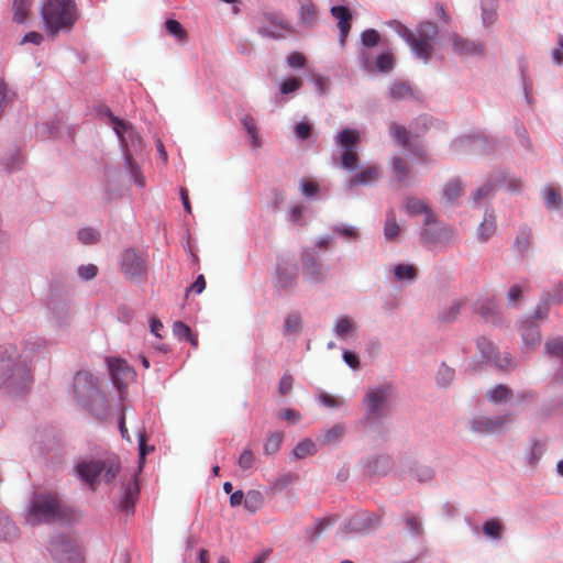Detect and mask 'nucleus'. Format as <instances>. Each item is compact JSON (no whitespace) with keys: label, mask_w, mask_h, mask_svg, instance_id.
<instances>
[{"label":"nucleus","mask_w":563,"mask_h":563,"mask_svg":"<svg viewBox=\"0 0 563 563\" xmlns=\"http://www.w3.org/2000/svg\"><path fill=\"white\" fill-rule=\"evenodd\" d=\"M68 516L67 507L52 492H35L25 510V521L31 526L64 521Z\"/></svg>","instance_id":"obj_1"},{"label":"nucleus","mask_w":563,"mask_h":563,"mask_svg":"<svg viewBox=\"0 0 563 563\" xmlns=\"http://www.w3.org/2000/svg\"><path fill=\"white\" fill-rule=\"evenodd\" d=\"M30 369L25 362L19 360L16 349L11 345L0 346V387L12 393L24 390L31 383Z\"/></svg>","instance_id":"obj_2"},{"label":"nucleus","mask_w":563,"mask_h":563,"mask_svg":"<svg viewBox=\"0 0 563 563\" xmlns=\"http://www.w3.org/2000/svg\"><path fill=\"white\" fill-rule=\"evenodd\" d=\"M41 15L46 32L53 37L60 32H69L79 18L74 0H45L41 8Z\"/></svg>","instance_id":"obj_3"},{"label":"nucleus","mask_w":563,"mask_h":563,"mask_svg":"<svg viewBox=\"0 0 563 563\" xmlns=\"http://www.w3.org/2000/svg\"><path fill=\"white\" fill-rule=\"evenodd\" d=\"M78 476L92 488L96 482H112L120 472L117 456L106 460L82 461L76 466Z\"/></svg>","instance_id":"obj_4"},{"label":"nucleus","mask_w":563,"mask_h":563,"mask_svg":"<svg viewBox=\"0 0 563 563\" xmlns=\"http://www.w3.org/2000/svg\"><path fill=\"white\" fill-rule=\"evenodd\" d=\"M334 142L341 150L340 166L347 172L357 169L361 162L358 155V147L362 142L360 131L345 128L335 135Z\"/></svg>","instance_id":"obj_5"},{"label":"nucleus","mask_w":563,"mask_h":563,"mask_svg":"<svg viewBox=\"0 0 563 563\" xmlns=\"http://www.w3.org/2000/svg\"><path fill=\"white\" fill-rule=\"evenodd\" d=\"M437 33L438 27L433 23L423 22L419 25L416 34L406 29L402 36L416 56L427 62L433 53V43Z\"/></svg>","instance_id":"obj_6"},{"label":"nucleus","mask_w":563,"mask_h":563,"mask_svg":"<svg viewBox=\"0 0 563 563\" xmlns=\"http://www.w3.org/2000/svg\"><path fill=\"white\" fill-rule=\"evenodd\" d=\"M107 363L112 382L119 390H122L129 383L135 379L136 374L126 361L118 357H109L107 358Z\"/></svg>","instance_id":"obj_7"},{"label":"nucleus","mask_w":563,"mask_h":563,"mask_svg":"<svg viewBox=\"0 0 563 563\" xmlns=\"http://www.w3.org/2000/svg\"><path fill=\"white\" fill-rule=\"evenodd\" d=\"M389 132L401 147L411 152L416 157H418L419 161L423 163L429 162L426 147L421 144L411 143L410 132L405 126L393 122L389 125Z\"/></svg>","instance_id":"obj_8"},{"label":"nucleus","mask_w":563,"mask_h":563,"mask_svg":"<svg viewBox=\"0 0 563 563\" xmlns=\"http://www.w3.org/2000/svg\"><path fill=\"white\" fill-rule=\"evenodd\" d=\"M121 267L124 275L131 280L140 279L146 274L145 258L142 253L135 250L123 252Z\"/></svg>","instance_id":"obj_9"},{"label":"nucleus","mask_w":563,"mask_h":563,"mask_svg":"<svg viewBox=\"0 0 563 563\" xmlns=\"http://www.w3.org/2000/svg\"><path fill=\"white\" fill-rule=\"evenodd\" d=\"M389 395V386H379L377 388L371 389L367 393L365 398V402L367 406L366 420H368L369 418H377L384 416Z\"/></svg>","instance_id":"obj_10"},{"label":"nucleus","mask_w":563,"mask_h":563,"mask_svg":"<svg viewBox=\"0 0 563 563\" xmlns=\"http://www.w3.org/2000/svg\"><path fill=\"white\" fill-rule=\"evenodd\" d=\"M454 230L450 227H439L434 222L426 227L421 233L423 242L432 246H449L454 239Z\"/></svg>","instance_id":"obj_11"},{"label":"nucleus","mask_w":563,"mask_h":563,"mask_svg":"<svg viewBox=\"0 0 563 563\" xmlns=\"http://www.w3.org/2000/svg\"><path fill=\"white\" fill-rule=\"evenodd\" d=\"M511 421L512 418L508 415L494 418L479 416L470 420L468 426L470 429L475 433L489 434L500 431L505 423Z\"/></svg>","instance_id":"obj_12"},{"label":"nucleus","mask_w":563,"mask_h":563,"mask_svg":"<svg viewBox=\"0 0 563 563\" xmlns=\"http://www.w3.org/2000/svg\"><path fill=\"white\" fill-rule=\"evenodd\" d=\"M74 391L80 400L100 396L98 382L88 372H78L74 378Z\"/></svg>","instance_id":"obj_13"},{"label":"nucleus","mask_w":563,"mask_h":563,"mask_svg":"<svg viewBox=\"0 0 563 563\" xmlns=\"http://www.w3.org/2000/svg\"><path fill=\"white\" fill-rule=\"evenodd\" d=\"M303 280L307 283H321L325 279V272L322 263L310 252L302 253Z\"/></svg>","instance_id":"obj_14"},{"label":"nucleus","mask_w":563,"mask_h":563,"mask_svg":"<svg viewBox=\"0 0 563 563\" xmlns=\"http://www.w3.org/2000/svg\"><path fill=\"white\" fill-rule=\"evenodd\" d=\"M297 267L288 263H280L276 267L275 286L280 289H292L297 284Z\"/></svg>","instance_id":"obj_15"},{"label":"nucleus","mask_w":563,"mask_h":563,"mask_svg":"<svg viewBox=\"0 0 563 563\" xmlns=\"http://www.w3.org/2000/svg\"><path fill=\"white\" fill-rule=\"evenodd\" d=\"M331 14L333 18L338 20V27L340 30V44L344 46L346 37L351 30V11L346 7L335 5L331 8Z\"/></svg>","instance_id":"obj_16"},{"label":"nucleus","mask_w":563,"mask_h":563,"mask_svg":"<svg viewBox=\"0 0 563 563\" xmlns=\"http://www.w3.org/2000/svg\"><path fill=\"white\" fill-rule=\"evenodd\" d=\"M522 343L526 350L534 351L541 343V335L537 324L531 320H526L521 325Z\"/></svg>","instance_id":"obj_17"},{"label":"nucleus","mask_w":563,"mask_h":563,"mask_svg":"<svg viewBox=\"0 0 563 563\" xmlns=\"http://www.w3.org/2000/svg\"><path fill=\"white\" fill-rule=\"evenodd\" d=\"M453 49L460 55H479L483 53V45L468 41L457 34L450 36Z\"/></svg>","instance_id":"obj_18"},{"label":"nucleus","mask_w":563,"mask_h":563,"mask_svg":"<svg viewBox=\"0 0 563 563\" xmlns=\"http://www.w3.org/2000/svg\"><path fill=\"white\" fill-rule=\"evenodd\" d=\"M391 170L397 179L404 186H409L413 180V174L409 164L400 156L391 159Z\"/></svg>","instance_id":"obj_19"},{"label":"nucleus","mask_w":563,"mask_h":563,"mask_svg":"<svg viewBox=\"0 0 563 563\" xmlns=\"http://www.w3.org/2000/svg\"><path fill=\"white\" fill-rule=\"evenodd\" d=\"M380 172L377 166H366L362 170L354 174L349 180V188H354L361 185H368L379 178Z\"/></svg>","instance_id":"obj_20"},{"label":"nucleus","mask_w":563,"mask_h":563,"mask_svg":"<svg viewBox=\"0 0 563 563\" xmlns=\"http://www.w3.org/2000/svg\"><path fill=\"white\" fill-rule=\"evenodd\" d=\"M123 496L120 500V508L126 512H130L139 496V484L136 477L133 476L128 483L123 484Z\"/></svg>","instance_id":"obj_21"},{"label":"nucleus","mask_w":563,"mask_h":563,"mask_svg":"<svg viewBox=\"0 0 563 563\" xmlns=\"http://www.w3.org/2000/svg\"><path fill=\"white\" fill-rule=\"evenodd\" d=\"M287 30L288 24L285 21L275 16H267V24L261 25L258 27V33L263 36L280 38Z\"/></svg>","instance_id":"obj_22"},{"label":"nucleus","mask_w":563,"mask_h":563,"mask_svg":"<svg viewBox=\"0 0 563 563\" xmlns=\"http://www.w3.org/2000/svg\"><path fill=\"white\" fill-rule=\"evenodd\" d=\"M406 210L409 214L417 216L420 213L424 214V225L429 227L434 223V214L431 209L424 203V201L410 197L406 201Z\"/></svg>","instance_id":"obj_23"},{"label":"nucleus","mask_w":563,"mask_h":563,"mask_svg":"<svg viewBox=\"0 0 563 563\" xmlns=\"http://www.w3.org/2000/svg\"><path fill=\"white\" fill-rule=\"evenodd\" d=\"M476 313L481 314L485 320L493 318L497 312V306L494 298H482L474 306Z\"/></svg>","instance_id":"obj_24"},{"label":"nucleus","mask_w":563,"mask_h":563,"mask_svg":"<svg viewBox=\"0 0 563 563\" xmlns=\"http://www.w3.org/2000/svg\"><path fill=\"white\" fill-rule=\"evenodd\" d=\"M356 330L355 322L346 317H340L336 322L334 323L333 331L340 339H346L347 335L353 333Z\"/></svg>","instance_id":"obj_25"},{"label":"nucleus","mask_w":563,"mask_h":563,"mask_svg":"<svg viewBox=\"0 0 563 563\" xmlns=\"http://www.w3.org/2000/svg\"><path fill=\"white\" fill-rule=\"evenodd\" d=\"M464 192L463 185L460 179H450L443 188V196L448 202L453 203Z\"/></svg>","instance_id":"obj_26"},{"label":"nucleus","mask_w":563,"mask_h":563,"mask_svg":"<svg viewBox=\"0 0 563 563\" xmlns=\"http://www.w3.org/2000/svg\"><path fill=\"white\" fill-rule=\"evenodd\" d=\"M52 551L58 555L60 563H84V559L79 551L74 550L73 548L70 551L65 550V553H62L64 552V549L59 550V545L57 543H52Z\"/></svg>","instance_id":"obj_27"},{"label":"nucleus","mask_w":563,"mask_h":563,"mask_svg":"<svg viewBox=\"0 0 563 563\" xmlns=\"http://www.w3.org/2000/svg\"><path fill=\"white\" fill-rule=\"evenodd\" d=\"M264 505V496L260 490L252 489L245 494L244 507L250 512L258 511Z\"/></svg>","instance_id":"obj_28"},{"label":"nucleus","mask_w":563,"mask_h":563,"mask_svg":"<svg viewBox=\"0 0 563 563\" xmlns=\"http://www.w3.org/2000/svg\"><path fill=\"white\" fill-rule=\"evenodd\" d=\"M496 231V218L493 213H486L478 227V235L482 241H487Z\"/></svg>","instance_id":"obj_29"},{"label":"nucleus","mask_w":563,"mask_h":563,"mask_svg":"<svg viewBox=\"0 0 563 563\" xmlns=\"http://www.w3.org/2000/svg\"><path fill=\"white\" fill-rule=\"evenodd\" d=\"M174 334L180 340H187L194 347L198 345L197 335L192 334L191 329L183 321H176L173 325Z\"/></svg>","instance_id":"obj_30"},{"label":"nucleus","mask_w":563,"mask_h":563,"mask_svg":"<svg viewBox=\"0 0 563 563\" xmlns=\"http://www.w3.org/2000/svg\"><path fill=\"white\" fill-rule=\"evenodd\" d=\"M284 441V433L282 431L271 432L264 444V453L266 455L276 454Z\"/></svg>","instance_id":"obj_31"},{"label":"nucleus","mask_w":563,"mask_h":563,"mask_svg":"<svg viewBox=\"0 0 563 563\" xmlns=\"http://www.w3.org/2000/svg\"><path fill=\"white\" fill-rule=\"evenodd\" d=\"M389 93L391 99L402 100L412 96V89L407 82L396 81L390 86Z\"/></svg>","instance_id":"obj_32"},{"label":"nucleus","mask_w":563,"mask_h":563,"mask_svg":"<svg viewBox=\"0 0 563 563\" xmlns=\"http://www.w3.org/2000/svg\"><path fill=\"white\" fill-rule=\"evenodd\" d=\"M242 124L245 128L247 134L250 135L253 147L258 148L262 145V143L257 133V128L254 118L250 114L244 115L242 119Z\"/></svg>","instance_id":"obj_33"},{"label":"nucleus","mask_w":563,"mask_h":563,"mask_svg":"<svg viewBox=\"0 0 563 563\" xmlns=\"http://www.w3.org/2000/svg\"><path fill=\"white\" fill-rule=\"evenodd\" d=\"M316 452L317 449L314 442L310 439H305L295 446L292 454L296 459H305L316 454Z\"/></svg>","instance_id":"obj_34"},{"label":"nucleus","mask_w":563,"mask_h":563,"mask_svg":"<svg viewBox=\"0 0 563 563\" xmlns=\"http://www.w3.org/2000/svg\"><path fill=\"white\" fill-rule=\"evenodd\" d=\"M33 0H14L13 13L16 23H23L27 19L29 10Z\"/></svg>","instance_id":"obj_35"},{"label":"nucleus","mask_w":563,"mask_h":563,"mask_svg":"<svg viewBox=\"0 0 563 563\" xmlns=\"http://www.w3.org/2000/svg\"><path fill=\"white\" fill-rule=\"evenodd\" d=\"M462 308V301L455 300L449 307L443 308L439 313V319L442 322H453L460 314Z\"/></svg>","instance_id":"obj_36"},{"label":"nucleus","mask_w":563,"mask_h":563,"mask_svg":"<svg viewBox=\"0 0 563 563\" xmlns=\"http://www.w3.org/2000/svg\"><path fill=\"white\" fill-rule=\"evenodd\" d=\"M397 280H413L417 277V268L412 265L399 264L394 268Z\"/></svg>","instance_id":"obj_37"},{"label":"nucleus","mask_w":563,"mask_h":563,"mask_svg":"<svg viewBox=\"0 0 563 563\" xmlns=\"http://www.w3.org/2000/svg\"><path fill=\"white\" fill-rule=\"evenodd\" d=\"M344 434V427L342 424H335L329 429L322 438V444H338Z\"/></svg>","instance_id":"obj_38"},{"label":"nucleus","mask_w":563,"mask_h":563,"mask_svg":"<svg viewBox=\"0 0 563 563\" xmlns=\"http://www.w3.org/2000/svg\"><path fill=\"white\" fill-rule=\"evenodd\" d=\"M399 231L400 228L396 221L395 214L393 212L388 213L384 228L386 240H394L398 235Z\"/></svg>","instance_id":"obj_39"},{"label":"nucleus","mask_w":563,"mask_h":563,"mask_svg":"<svg viewBox=\"0 0 563 563\" xmlns=\"http://www.w3.org/2000/svg\"><path fill=\"white\" fill-rule=\"evenodd\" d=\"M165 27L167 32L175 36L178 41L187 40V32L178 21L169 19L165 22Z\"/></svg>","instance_id":"obj_40"},{"label":"nucleus","mask_w":563,"mask_h":563,"mask_svg":"<svg viewBox=\"0 0 563 563\" xmlns=\"http://www.w3.org/2000/svg\"><path fill=\"white\" fill-rule=\"evenodd\" d=\"M528 280H523L520 284L512 285L507 294L508 301L510 303H517L521 299L523 291L528 290Z\"/></svg>","instance_id":"obj_41"},{"label":"nucleus","mask_w":563,"mask_h":563,"mask_svg":"<svg viewBox=\"0 0 563 563\" xmlns=\"http://www.w3.org/2000/svg\"><path fill=\"white\" fill-rule=\"evenodd\" d=\"M404 519L406 522V528L410 533L415 536H420L423 533L422 523L420 522L417 516L412 514H406Z\"/></svg>","instance_id":"obj_42"},{"label":"nucleus","mask_w":563,"mask_h":563,"mask_svg":"<svg viewBox=\"0 0 563 563\" xmlns=\"http://www.w3.org/2000/svg\"><path fill=\"white\" fill-rule=\"evenodd\" d=\"M476 343L482 356L488 361L493 360L496 352L494 344L486 338H479Z\"/></svg>","instance_id":"obj_43"},{"label":"nucleus","mask_w":563,"mask_h":563,"mask_svg":"<svg viewBox=\"0 0 563 563\" xmlns=\"http://www.w3.org/2000/svg\"><path fill=\"white\" fill-rule=\"evenodd\" d=\"M336 521V517L335 516H330V517H327V518H323L321 520H319L316 526L313 527L312 529V533H311V539L312 540H316L318 539L322 532L331 527L332 525H334V522Z\"/></svg>","instance_id":"obj_44"},{"label":"nucleus","mask_w":563,"mask_h":563,"mask_svg":"<svg viewBox=\"0 0 563 563\" xmlns=\"http://www.w3.org/2000/svg\"><path fill=\"white\" fill-rule=\"evenodd\" d=\"M510 395V389L505 385H498L489 390L487 397L493 402L506 400Z\"/></svg>","instance_id":"obj_45"},{"label":"nucleus","mask_w":563,"mask_h":563,"mask_svg":"<svg viewBox=\"0 0 563 563\" xmlns=\"http://www.w3.org/2000/svg\"><path fill=\"white\" fill-rule=\"evenodd\" d=\"M126 166L130 170V174L132 178L134 179L135 184L140 187H144L145 179L141 174L140 167L133 162L131 156L125 157Z\"/></svg>","instance_id":"obj_46"},{"label":"nucleus","mask_w":563,"mask_h":563,"mask_svg":"<svg viewBox=\"0 0 563 563\" xmlns=\"http://www.w3.org/2000/svg\"><path fill=\"white\" fill-rule=\"evenodd\" d=\"M545 352L549 355L563 360V339H554L547 342Z\"/></svg>","instance_id":"obj_47"},{"label":"nucleus","mask_w":563,"mask_h":563,"mask_svg":"<svg viewBox=\"0 0 563 563\" xmlns=\"http://www.w3.org/2000/svg\"><path fill=\"white\" fill-rule=\"evenodd\" d=\"M394 58L390 53H383L376 58V67L383 73H388L393 69Z\"/></svg>","instance_id":"obj_48"},{"label":"nucleus","mask_w":563,"mask_h":563,"mask_svg":"<svg viewBox=\"0 0 563 563\" xmlns=\"http://www.w3.org/2000/svg\"><path fill=\"white\" fill-rule=\"evenodd\" d=\"M302 80L297 77H290L280 84V92L284 95L294 92L302 87Z\"/></svg>","instance_id":"obj_49"},{"label":"nucleus","mask_w":563,"mask_h":563,"mask_svg":"<svg viewBox=\"0 0 563 563\" xmlns=\"http://www.w3.org/2000/svg\"><path fill=\"white\" fill-rule=\"evenodd\" d=\"M362 44L366 47H374L379 43V33L374 29H368L362 33Z\"/></svg>","instance_id":"obj_50"},{"label":"nucleus","mask_w":563,"mask_h":563,"mask_svg":"<svg viewBox=\"0 0 563 563\" xmlns=\"http://www.w3.org/2000/svg\"><path fill=\"white\" fill-rule=\"evenodd\" d=\"M493 361L495 362L496 366L500 369L509 371L515 367V362L511 358L509 353H505L499 356H497L495 354V356L493 357Z\"/></svg>","instance_id":"obj_51"},{"label":"nucleus","mask_w":563,"mask_h":563,"mask_svg":"<svg viewBox=\"0 0 563 563\" xmlns=\"http://www.w3.org/2000/svg\"><path fill=\"white\" fill-rule=\"evenodd\" d=\"M287 64L290 68H303L307 64L306 57L299 52H292L287 56Z\"/></svg>","instance_id":"obj_52"},{"label":"nucleus","mask_w":563,"mask_h":563,"mask_svg":"<svg viewBox=\"0 0 563 563\" xmlns=\"http://www.w3.org/2000/svg\"><path fill=\"white\" fill-rule=\"evenodd\" d=\"M300 16L302 22L305 23H311L314 20L316 8L310 1H307L301 4Z\"/></svg>","instance_id":"obj_53"},{"label":"nucleus","mask_w":563,"mask_h":563,"mask_svg":"<svg viewBox=\"0 0 563 563\" xmlns=\"http://www.w3.org/2000/svg\"><path fill=\"white\" fill-rule=\"evenodd\" d=\"M78 239L84 244H92L98 241L99 234L93 229L85 228L78 232Z\"/></svg>","instance_id":"obj_54"},{"label":"nucleus","mask_w":563,"mask_h":563,"mask_svg":"<svg viewBox=\"0 0 563 563\" xmlns=\"http://www.w3.org/2000/svg\"><path fill=\"white\" fill-rule=\"evenodd\" d=\"M300 324H301V319H300L299 314H297V313H291V314L287 316V318L285 319V329L289 333L298 332L300 329Z\"/></svg>","instance_id":"obj_55"},{"label":"nucleus","mask_w":563,"mask_h":563,"mask_svg":"<svg viewBox=\"0 0 563 563\" xmlns=\"http://www.w3.org/2000/svg\"><path fill=\"white\" fill-rule=\"evenodd\" d=\"M320 402L328 408H339L343 405V399H340L333 395L322 393L319 396Z\"/></svg>","instance_id":"obj_56"},{"label":"nucleus","mask_w":563,"mask_h":563,"mask_svg":"<svg viewBox=\"0 0 563 563\" xmlns=\"http://www.w3.org/2000/svg\"><path fill=\"white\" fill-rule=\"evenodd\" d=\"M255 456L251 450H244L239 457L238 464L243 470L246 471L251 468L254 464Z\"/></svg>","instance_id":"obj_57"},{"label":"nucleus","mask_w":563,"mask_h":563,"mask_svg":"<svg viewBox=\"0 0 563 563\" xmlns=\"http://www.w3.org/2000/svg\"><path fill=\"white\" fill-rule=\"evenodd\" d=\"M294 378L290 374L286 373L282 376L278 383V393L282 396L289 394L292 389Z\"/></svg>","instance_id":"obj_58"},{"label":"nucleus","mask_w":563,"mask_h":563,"mask_svg":"<svg viewBox=\"0 0 563 563\" xmlns=\"http://www.w3.org/2000/svg\"><path fill=\"white\" fill-rule=\"evenodd\" d=\"M500 529H501V526L496 520L486 521L483 526V530H484L485 534H487L492 538H496V539L500 538Z\"/></svg>","instance_id":"obj_59"},{"label":"nucleus","mask_w":563,"mask_h":563,"mask_svg":"<svg viewBox=\"0 0 563 563\" xmlns=\"http://www.w3.org/2000/svg\"><path fill=\"white\" fill-rule=\"evenodd\" d=\"M97 274H98V268L93 264L84 265L78 268V275L84 280H90V279L95 278L97 276Z\"/></svg>","instance_id":"obj_60"},{"label":"nucleus","mask_w":563,"mask_h":563,"mask_svg":"<svg viewBox=\"0 0 563 563\" xmlns=\"http://www.w3.org/2000/svg\"><path fill=\"white\" fill-rule=\"evenodd\" d=\"M278 417L283 420H286L290 423H297L301 420V415L299 411L295 409H283L279 411Z\"/></svg>","instance_id":"obj_61"},{"label":"nucleus","mask_w":563,"mask_h":563,"mask_svg":"<svg viewBox=\"0 0 563 563\" xmlns=\"http://www.w3.org/2000/svg\"><path fill=\"white\" fill-rule=\"evenodd\" d=\"M454 377V372L452 368L442 365L438 372V382L440 384L446 385L449 384Z\"/></svg>","instance_id":"obj_62"},{"label":"nucleus","mask_w":563,"mask_h":563,"mask_svg":"<svg viewBox=\"0 0 563 563\" xmlns=\"http://www.w3.org/2000/svg\"><path fill=\"white\" fill-rule=\"evenodd\" d=\"M545 300L547 305L551 303H561L563 301V288L561 286H558L553 289V294H547V296L543 298Z\"/></svg>","instance_id":"obj_63"},{"label":"nucleus","mask_w":563,"mask_h":563,"mask_svg":"<svg viewBox=\"0 0 563 563\" xmlns=\"http://www.w3.org/2000/svg\"><path fill=\"white\" fill-rule=\"evenodd\" d=\"M312 128L307 122H300L296 125L295 132L300 140H307L311 135Z\"/></svg>","instance_id":"obj_64"}]
</instances>
